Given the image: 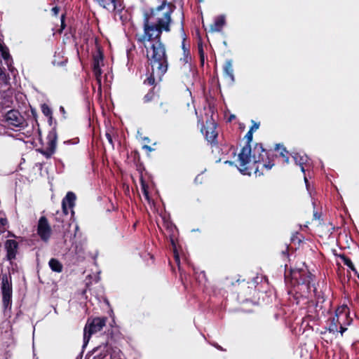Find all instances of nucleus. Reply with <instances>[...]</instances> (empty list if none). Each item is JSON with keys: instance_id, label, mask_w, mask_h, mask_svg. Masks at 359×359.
<instances>
[{"instance_id": "nucleus-1", "label": "nucleus", "mask_w": 359, "mask_h": 359, "mask_svg": "<svg viewBox=\"0 0 359 359\" xmlns=\"http://www.w3.org/2000/svg\"><path fill=\"white\" fill-rule=\"evenodd\" d=\"M175 6L170 4L163 3L153 13L156 17V22L149 20L147 15H144L143 22V34L138 37V41L144 46L148 43L161 42V36L163 31L170 32L171 23V14Z\"/></svg>"}, {"instance_id": "nucleus-2", "label": "nucleus", "mask_w": 359, "mask_h": 359, "mask_svg": "<svg viewBox=\"0 0 359 359\" xmlns=\"http://www.w3.org/2000/svg\"><path fill=\"white\" fill-rule=\"evenodd\" d=\"M251 152L250 145L246 144L238 155L236 166L242 174L250 175L254 172L256 177L261 176L263 173L259 172L260 168H264L266 170H270L273 167V163H265L264 162L266 151L262 148V145H256L252 156Z\"/></svg>"}, {"instance_id": "nucleus-3", "label": "nucleus", "mask_w": 359, "mask_h": 359, "mask_svg": "<svg viewBox=\"0 0 359 359\" xmlns=\"http://www.w3.org/2000/svg\"><path fill=\"white\" fill-rule=\"evenodd\" d=\"M146 49L147 57L154 73L161 80L162 76L168 70V57L164 44L161 42L148 43L144 46Z\"/></svg>"}, {"instance_id": "nucleus-4", "label": "nucleus", "mask_w": 359, "mask_h": 359, "mask_svg": "<svg viewBox=\"0 0 359 359\" xmlns=\"http://www.w3.org/2000/svg\"><path fill=\"white\" fill-rule=\"evenodd\" d=\"M106 324V318H95L92 321H88L84 327L83 347L87 345L91 335L100 331Z\"/></svg>"}, {"instance_id": "nucleus-5", "label": "nucleus", "mask_w": 359, "mask_h": 359, "mask_svg": "<svg viewBox=\"0 0 359 359\" xmlns=\"http://www.w3.org/2000/svg\"><path fill=\"white\" fill-rule=\"evenodd\" d=\"M1 293L4 309L11 308L12 303V285L6 275L2 276Z\"/></svg>"}, {"instance_id": "nucleus-6", "label": "nucleus", "mask_w": 359, "mask_h": 359, "mask_svg": "<svg viewBox=\"0 0 359 359\" xmlns=\"http://www.w3.org/2000/svg\"><path fill=\"white\" fill-rule=\"evenodd\" d=\"M4 121L10 127L23 128L25 118L17 110H10L4 116Z\"/></svg>"}, {"instance_id": "nucleus-7", "label": "nucleus", "mask_w": 359, "mask_h": 359, "mask_svg": "<svg viewBox=\"0 0 359 359\" xmlns=\"http://www.w3.org/2000/svg\"><path fill=\"white\" fill-rule=\"evenodd\" d=\"M47 139L48 142L46 147L43 149H39V151L47 158H49L55 153L56 149L57 137L55 130H53L50 131Z\"/></svg>"}, {"instance_id": "nucleus-8", "label": "nucleus", "mask_w": 359, "mask_h": 359, "mask_svg": "<svg viewBox=\"0 0 359 359\" xmlns=\"http://www.w3.org/2000/svg\"><path fill=\"white\" fill-rule=\"evenodd\" d=\"M291 278L294 280L298 284L306 285L311 283L312 275L306 270L302 269H294L291 270Z\"/></svg>"}, {"instance_id": "nucleus-9", "label": "nucleus", "mask_w": 359, "mask_h": 359, "mask_svg": "<svg viewBox=\"0 0 359 359\" xmlns=\"http://www.w3.org/2000/svg\"><path fill=\"white\" fill-rule=\"evenodd\" d=\"M51 228L45 217H41L38 222L37 233L43 241H48L51 236Z\"/></svg>"}, {"instance_id": "nucleus-10", "label": "nucleus", "mask_w": 359, "mask_h": 359, "mask_svg": "<svg viewBox=\"0 0 359 359\" xmlns=\"http://www.w3.org/2000/svg\"><path fill=\"white\" fill-rule=\"evenodd\" d=\"M201 131L205 134V138L209 142L213 143L215 141L217 132L216 131V124L212 119L206 121V126Z\"/></svg>"}, {"instance_id": "nucleus-11", "label": "nucleus", "mask_w": 359, "mask_h": 359, "mask_svg": "<svg viewBox=\"0 0 359 359\" xmlns=\"http://www.w3.org/2000/svg\"><path fill=\"white\" fill-rule=\"evenodd\" d=\"M103 65L102 55L99 53L94 56L93 59V74L98 84L99 90L101 89V66Z\"/></svg>"}, {"instance_id": "nucleus-12", "label": "nucleus", "mask_w": 359, "mask_h": 359, "mask_svg": "<svg viewBox=\"0 0 359 359\" xmlns=\"http://www.w3.org/2000/svg\"><path fill=\"white\" fill-rule=\"evenodd\" d=\"M76 195L73 192H68L62 199V207L65 215L68 214V209H72L75 205Z\"/></svg>"}, {"instance_id": "nucleus-13", "label": "nucleus", "mask_w": 359, "mask_h": 359, "mask_svg": "<svg viewBox=\"0 0 359 359\" xmlns=\"http://www.w3.org/2000/svg\"><path fill=\"white\" fill-rule=\"evenodd\" d=\"M17 247L18 243L14 240H8L6 242L5 248L7 251V258L8 260H12L15 257Z\"/></svg>"}, {"instance_id": "nucleus-14", "label": "nucleus", "mask_w": 359, "mask_h": 359, "mask_svg": "<svg viewBox=\"0 0 359 359\" xmlns=\"http://www.w3.org/2000/svg\"><path fill=\"white\" fill-rule=\"evenodd\" d=\"M98 4L109 11L121 10V6H118L117 0H96Z\"/></svg>"}, {"instance_id": "nucleus-15", "label": "nucleus", "mask_w": 359, "mask_h": 359, "mask_svg": "<svg viewBox=\"0 0 359 359\" xmlns=\"http://www.w3.org/2000/svg\"><path fill=\"white\" fill-rule=\"evenodd\" d=\"M226 20L224 15L215 18L214 22L210 26V31L212 32H221L225 25Z\"/></svg>"}, {"instance_id": "nucleus-16", "label": "nucleus", "mask_w": 359, "mask_h": 359, "mask_svg": "<svg viewBox=\"0 0 359 359\" xmlns=\"http://www.w3.org/2000/svg\"><path fill=\"white\" fill-rule=\"evenodd\" d=\"M293 158L295 162V163L300 166L301 170L304 172V165H306V163L309 161V157L305 154H294L293 155Z\"/></svg>"}, {"instance_id": "nucleus-17", "label": "nucleus", "mask_w": 359, "mask_h": 359, "mask_svg": "<svg viewBox=\"0 0 359 359\" xmlns=\"http://www.w3.org/2000/svg\"><path fill=\"white\" fill-rule=\"evenodd\" d=\"M347 314H348V308L346 306H343L341 308H339L336 311V316L332 318L331 323H336L337 325V324L341 325V323L340 321V319L346 318Z\"/></svg>"}, {"instance_id": "nucleus-18", "label": "nucleus", "mask_w": 359, "mask_h": 359, "mask_svg": "<svg viewBox=\"0 0 359 359\" xmlns=\"http://www.w3.org/2000/svg\"><path fill=\"white\" fill-rule=\"evenodd\" d=\"M224 72L225 76L229 77L231 82L234 81L233 70L232 67V62L231 60H228L226 62L224 67Z\"/></svg>"}, {"instance_id": "nucleus-19", "label": "nucleus", "mask_w": 359, "mask_h": 359, "mask_svg": "<svg viewBox=\"0 0 359 359\" xmlns=\"http://www.w3.org/2000/svg\"><path fill=\"white\" fill-rule=\"evenodd\" d=\"M49 266L50 267V269L53 271H55V272H60L62 271V264H60V262L55 259H51L50 261H49Z\"/></svg>"}, {"instance_id": "nucleus-20", "label": "nucleus", "mask_w": 359, "mask_h": 359, "mask_svg": "<svg viewBox=\"0 0 359 359\" xmlns=\"http://www.w3.org/2000/svg\"><path fill=\"white\" fill-rule=\"evenodd\" d=\"M7 223L8 222L4 213L0 212V233L5 232Z\"/></svg>"}, {"instance_id": "nucleus-21", "label": "nucleus", "mask_w": 359, "mask_h": 359, "mask_svg": "<svg viewBox=\"0 0 359 359\" xmlns=\"http://www.w3.org/2000/svg\"><path fill=\"white\" fill-rule=\"evenodd\" d=\"M341 258L343 260V262L345 265H346L348 267H349L355 273H357L353 262H351V260L349 258H348L347 257H346L344 255L341 256Z\"/></svg>"}, {"instance_id": "nucleus-22", "label": "nucleus", "mask_w": 359, "mask_h": 359, "mask_svg": "<svg viewBox=\"0 0 359 359\" xmlns=\"http://www.w3.org/2000/svg\"><path fill=\"white\" fill-rule=\"evenodd\" d=\"M0 53L5 60H8L10 58V55L8 52V49L0 42Z\"/></svg>"}, {"instance_id": "nucleus-23", "label": "nucleus", "mask_w": 359, "mask_h": 359, "mask_svg": "<svg viewBox=\"0 0 359 359\" xmlns=\"http://www.w3.org/2000/svg\"><path fill=\"white\" fill-rule=\"evenodd\" d=\"M276 149L277 151H280V155H281L283 157H284V158H285V163H289V158H288L287 156H285V153H286V152H287V151H286V150H285V149L283 146H281V145H280V144H277V145H276Z\"/></svg>"}, {"instance_id": "nucleus-24", "label": "nucleus", "mask_w": 359, "mask_h": 359, "mask_svg": "<svg viewBox=\"0 0 359 359\" xmlns=\"http://www.w3.org/2000/svg\"><path fill=\"white\" fill-rule=\"evenodd\" d=\"M156 80L160 81L157 77L156 74L154 73V70L152 69V72L151 73V75L149 77L147 78V80H145V83H147L149 85H153L154 84Z\"/></svg>"}, {"instance_id": "nucleus-25", "label": "nucleus", "mask_w": 359, "mask_h": 359, "mask_svg": "<svg viewBox=\"0 0 359 359\" xmlns=\"http://www.w3.org/2000/svg\"><path fill=\"white\" fill-rule=\"evenodd\" d=\"M42 111L46 116H50L51 110L50 109L46 104L42 105Z\"/></svg>"}, {"instance_id": "nucleus-26", "label": "nucleus", "mask_w": 359, "mask_h": 359, "mask_svg": "<svg viewBox=\"0 0 359 359\" xmlns=\"http://www.w3.org/2000/svg\"><path fill=\"white\" fill-rule=\"evenodd\" d=\"M329 330L332 332H336L338 330L337 325L336 323H331L329 327Z\"/></svg>"}, {"instance_id": "nucleus-27", "label": "nucleus", "mask_w": 359, "mask_h": 359, "mask_svg": "<svg viewBox=\"0 0 359 359\" xmlns=\"http://www.w3.org/2000/svg\"><path fill=\"white\" fill-rule=\"evenodd\" d=\"M172 244L174 247L175 259L176 262L177 263V264L179 265L180 264V257H179V255L177 254V250L175 249V243H174L173 241H172Z\"/></svg>"}, {"instance_id": "nucleus-28", "label": "nucleus", "mask_w": 359, "mask_h": 359, "mask_svg": "<svg viewBox=\"0 0 359 359\" xmlns=\"http://www.w3.org/2000/svg\"><path fill=\"white\" fill-rule=\"evenodd\" d=\"M245 137L247 138L248 140V144H249L250 145V142L252 141V132L249 130L247 134L245 135Z\"/></svg>"}, {"instance_id": "nucleus-29", "label": "nucleus", "mask_w": 359, "mask_h": 359, "mask_svg": "<svg viewBox=\"0 0 359 359\" xmlns=\"http://www.w3.org/2000/svg\"><path fill=\"white\" fill-rule=\"evenodd\" d=\"M142 191H143L144 195L145 198H147V200H149L148 191L147 190L145 184L143 182L142 183Z\"/></svg>"}, {"instance_id": "nucleus-30", "label": "nucleus", "mask_w": 359, "mask_h": 359, "mask_svg": "<svg viewBox=\"0 0 359 359\" xmlns=\"http://www.w3.org/2000/svg\"><path fill=\"white\" fill-rule=\"evenodd\" d=\"M259 125L258 123L254 122L250 130L253 133L259 128Z\"/></svg>"}, {"instance_id": "nucleus-31", "label": "nucleus", "mask_w": 359, "mask_h": 359, "mask_svg": "<svg viewBox=\"0 0 359 359\" xmlns=\"http://www.w3.org/2000/svg\"><path fill=\"white\" fill-rule=\"evenodd\" d=\"M106 137H107L109 143L113 146V141H112V137H111V135L109 133H107Z\"/></svg>"}, {"instance_id": "nucleus-32", "label": "nucleus", "mask_w": 359, "mask_h": 359, "mask_svg": "<svg viewBox=\"0 0 359 359\" xmlns=\"http://www.w3.org/2000/svg\"><path fill=\"white\" fill-rule=\"evenodd\" d=\"M59 11H60V9H59V8H58V7H57V6L53 7V8H52V12H53V15H55V16H56V15H57V14H58V13H59Z\"/></svg>"}, {"instance_id": "nucleus-33", "label": "nucleus", "mask_w": 359, "mask_h": 359, "mask_svg": "<svg viewBox=\"0 0 359 359\" xmlns=\"http://www.w3.org/2000/svg\"><path fill=\"white\" fill-rule=\"evenodd\" d=\"M340 329H341L340 332H341V334H342L346 331V330L345 327H344L342 326V324H341V325H340Z\"/></svg>"}, {"instance_id": "nucleus-34", "label": "nucleus", "mask_w": 359, "mask_h": 359, "mask_svg": "<svg viewBox=\"0 0 359 359\" xmlns=\"http://www.w3.org/2000/svg\"><path fill=\"white\" fill-rule=\"evenodd\" d=\"M144 99H145V101H147H147L150 100L151 97H150V95L148 94V95H147L144 97Z\"/></svg>"}, {"instance_id": "nucleus-35", "label": "nucleus", "mask_w": 359, "mask_h": 359, "mask_svg": "<svg viewBox=\"0 0 359 359\" xmlns=\"http://www.w3.org/2000/svg\"><path fill=\"white\" fill-rule=\"evenodd\" d=\"M143 148H144V149H147V150H149V151H151V150H152V149H151V148L149 146H147V145H144V146L143 147Z\"/></svg>"}, {"instance_id": "nucleus-36", "label": "nucleus", "mask_w": 359, "mask_h": 359, "mask_svg": "<svg viewBox=\"0 0 359 359\" xmlns=\"http://www.w3.org/2000/svg\"><path fill=\"white\" fill-rule=\"evenodd\" d=\"M188 60H189L188 56L185 57L184 59L183 60L185 65L188 63Z\"/></svg>"}, {"instance_id": "nucleus-37", "label": "nucleus", "mask_w": 359, "mask_h": 359, "mask_svg": "<svg viewBox=\"0 0 359 359\" xmlns=\"http://www.w3.org/2000/svg\"><path fill=\"white\" fill-rule=\"evenodd\" d=\"M182 34L183 39L185 40V34H184L183 28H182Z\"/></svg>"}, {"instance_id": "nucleus-38", "label": "nucleus", "mask_w": 359, "mask_h": 359, "mask_svg": "<svg viewBox=\"0 0 359 359\" xmlns=\"http://www.w3.org/2000/svg\"><path fill=\"white\" fill-rule=\"evenodd\" d=\"M61 22H62V27H64V15L62 16Z\"/></svg>"}, {"instance_id": "nucleus-39", "label": "nucleus", "mask_w": 359, "mask_h": 359, "mask_svg": "<svg viewBox=\"0 0 359 359\" xmlns=\"http://www.w3.org/2000/svg\"><path fill=\"white\" fill-rule=\"evenodd\" d=\"M225 163H229V164H230V165H232V164H233V162H231V161H225Z\"/></svg>"}, {"instance_id": "nucleus-40", "label": "nucleus", "mask_w": 359, "mask_h": 359, "mask_svg": "<svg viewBox=\"0 0 359 359\" xmlns=\"http://www.w3.org/2000/svg\"><path fill=\"white\" fill-rule=\"evenodd\" d=\"M304 181H305V183H306V186H308V184H307L308 180H307L306 177H304Z\"/></svg>"}, {"instance_id": "nucleus-41", "label": "nucleus", "mask_w": 359, "mask_h": 359, "mask_svg": "<svg viewBox=\"0 0 359 359\" xmlns=\"http://www.w3.org/2000/svg\"><path fill=\"white\" fill-rule=\"evenodd\" d=\"M182 48L184 49V50L185 51V45H184V43L183 42L182 43Z\"/></svg>"}, {"instance_id": "nucleus-42", "label": "nucleus", "mask_w": 359, "mask_h": 359, "mask_svg": "<svg viewBox=\"0 0 359 359\" xmlns=\"http://www.w3.org/2000/svg\"><path fill=\"white\" fill-rule=\"evenodd\" d=\"M60 110H61V111H63V112H64V111H65V110H64V107H60Z\"/></svg>"}, {"instance_id": "nucleus-43", "label": "nucleus", "mask_w": 359, "mask_h": 359, "mask_svg": "<svg viewBox=\"0 0 359 359\" xmlns=\"http://www.w3.org/2000/svg\"><path fill=\"white\" fill-rule=\"evenodd\" d=\"M145 140H146V142H148V141H149L148 137H146V138H145Z\"/></svg>"}, {"instance_id": "nucleus-44", "label": "nucleus", "mask_w": 359, "mask_h": 359, "mask_svg": "<svg viewBox=\"0 0 359 359\" xmlns=\"http://www.w3.org/2000/svg\"><path fill=\"white\" fill-rule=\"evenodd\" d=\"M145 140H146V142H148V141H149L148 137H146V138H145Z\"/></svg>"}, {"instance_id": "nucleus-45", "label": "nucleus", "mask_w": 359, "mask_h": 359, "mask_svg": "<svg viewBox=\"0 0 359 359\" xmlns=\"http://www.w3.org/2000/svg\"><path fill=\"white\" fill-rule=\"evenodd\" d=\"M358 279H359V274H358Z\"/></svg>"}]
</instances>
